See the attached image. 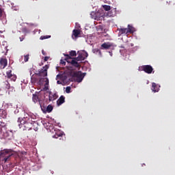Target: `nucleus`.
<instances>
[{
  "instance_id": "nucleus-18",
  "label": "nucleus",
  "mask_w": 175,
  "mask_h": 175,
  "mask_svg": "<svg viewBox=\"0 0 175 175\" xmlns=\"http://www.w3.org/2000/svg\"><path fill=\"white\" fill-rule=\"evenodd\" d=\"M152 91L153 92H158V91H159V88L158 87V85H157V83H152Z\"/></svg>"
},
{
  "instance_id": "nucleus-32",
  "label": "nucleus",
  "mask_w": 175,
  "mask_h": 175,
  "mask_svg": "<svg viewBox=\"0 0 175 175\" xmlns=\"http://www.w3.org/2000/svg\"><path fill=\"white\" fill-rule=\"evenodd\" d=\"M60 64H62V65H66V62H65V61H64V60H60Z\"/></svg>"
},
{
  "instance_id": "nucleus-33",
  "label": "nucleus",
  "mask_w": 175,
  "mask_h": 175,
  "mask_svg": "<svg viewBox=\"0 0 175 175\" xmlns=\"http://www.w3.org/2000/svg\"><path fill=\"white\" fill-rule=\"evenodd\" d=\"M42 54L43 55H46V53L44 51V50H42Z\"/></svg>"
},
{
  "instance_id": "nucleus-15",
  "label": "nucleus",
  "mask_w": 175,
  "mask_h": 175,
  "mask_svg": "<svg viewBox=\"0 0 175 175\" xmlns=\"http://www.w3.org/2000/svg\"><path fill=\"white\" fill-rule=\"evenodd\" d=\"M63 103H65V96H61L57 100V106H61Z\"/></svg>"
},
{
  "instance_id": "nucleus-1",
  "label": "nucleus",
  "mask_w": 175,
  "mask_h": 175,
  "mask_svg": "<svg viewBox=\"0 0 175 175\" xmlns=\"http://www.w3.org/2000/svg\"><path fill=\"white\" fill-rule=\"evenodd\" d=\"M18 122H20L19 127L23 131H31L32 129V118H28L27 116L23 118H19L18 119Z\"/></svg>"
},
{
  "instance_id": "nucleus-34",
  "label": "nucleus",
  "mask_w": 175,
  "mask_h": 175,
  "mask_svg": "<svg viewBox=\"0 0 175 175\" xmlns=\"http://www.w3.org/2000/svg\"><path fill=\"white\" fill-rule=\"evenodd\" d=\"M19 39H20L21 42H23V40H24V38L20 37Z\"/></svg>"
},
{
  "instance_id": "nucleus-17",
  "label": "nucleus",
  "mask_w": 175,
  "mask_h": 175,
  "mask_svg": "<svg viewBox=\"0 0 175 175\" xmlns=\"http://www.w3.org/2000/svg\"><path fill=\"white\" fill-rule=\"evenodd\" d=\"M118 31H119L118 36H121V35H124V33L128 34L126 28H120V29H118Z\"/></svg>"
},
{
  "instance_id": "nucleus-7",
  "label": "nucleus",
  "mask_w": 175,
  "mask_h": 175,
  "mask_svg": "<svg viewBox=\"0 0 175 175\" xmlns=\"http://www.w3.org/2000/svg\"><path fill=\"white\" fill-rule=\"evenodd\" d=\"M142 70L145 72V73H148V75H151L152 73V71L154 70V68H152V66L150 65H145L142 66L141 67Z\"/></svg>"
},
{
  "instance_id": "nucleus-8",
  "label": "nucleus",
  "mask_w": 175,
  "mask_h": 175,
  "mask_svg": "<svg viewBox=\"0 0 175 175\" xmlns=\"http://www.w3.org/2000/svg\"><path fill=\"white\" fill-rule=\"evenodd\" d=\"M6 75L8 79H10L12 81H16L17 76L12 74V69L7 68Z\"/></svg>"
},
{
  "instance_id": "nucleus-3",
  "label": "nucleus",
  "mask_w": 175,
  "mask_h": 175,
  "mask_svg": "<svg viewBox=\"0 0 175 175\" xmlns=\"http://www.w3.org/2000/svg\"><path fill=\"white\" fill-rule=\"evenodd\" d=\"M32 100L35 103H38V102H39L41 109L44 111L46 110V107H44L43 103H42V93H40V92H36L35 94H33Z\"/></svg>"
},
{
  "instance_id": "nucleus-9",
  "label": "nucleus",
  "mask_w": 175,
  "mask_h": 175,
  "mask_svg": "<svg viewBox=\"0 0 175 175\" xmlns=\"http://www.w3.org/2000/svg\"><path fill=\"white\" fill-rule=\"evenodd\" d=\"M8 66V59L5 57L0 58V69H5Z\"/></svg>"
},
{
  "instance_id": "nucleus-31",
  "label": "nucleus",
  "mask_w": 175,
  "mask_h": 175,
  "mask_svg": "<svg viewBox=\"0 0 175 175\" xmlns=\"http://www.w3.org/2000/svg\"><path fill=\"white\" fill-rule=\"evenodd\" d=\"M49 58H50V57L45 56L44 61H45V62H47V61H49Z\"/></svg>"
},
{
  "instance_id": "nucleus-24",
  "label": "nucleus",
  "mask_w": 175,
  "mask_h": 175,
  "mask_svg": "<svg viewBox=\"0 0 175 175\" xmlns=\"http://www.w3.org/2000/svg\"><path fill=\"white\" fill-rule=\"evenodd\" d=\"M92 52L94 53V54H98L100 57H102V51H100V50L98 49H94L92 50Z\"/></svg>"
},
{
  "instance_id": "nucleus-2",
  "label": "nucleus",
  "mask_w": 175,
  "mask_h": 175,
  "mask_svg": "<svg viewBox=\"0 0 175 175\" xmlns=\"http://www.w3.org/2000/svg\"><path fill=\"white\" fill-rule=\"evenodd\" d=\"M12 152V149H4L0 151V159H1L2 162L6 163V162L10 161V158L13 155Z\"/></svg>"
},
{
  "instance_id": "nucleus-27",
  "label": "nucleus",
  "mask_w": 175,
  "mask_h": 175,
  "mask_svg": "<svg viewBox=\"0 0 175 175\" xmlns=\"http://www.w3.org/2000/svg\"><path fill=\"white\" fill-rule=\"evenodd\" d=\"M29 59V55H26L24 56L25 62H28Z\"/></svg>"
},
{
  "instance_id": "nucleus-36",
  "label": "nucleus",
  "mask_w": 175,
  "mask_h": 175,
  "mask_svg": "<svg viewBox=\"0 0 175 175\" xmlns=\"http://www.w3.org/2000/svg\"><path fill=\"white\" fill-rule=\"evenodd\" d=\"M38 129H39L38 127H36L35 129H34V131H38Z\"/></svg>"
},
{
  "instance_id": "nucleus-6",
  "label": "nucleus",
  "mask_w": 175,
  "mask_h": 175,
  "mask_svg": "<svg viewBox=\"0 0 175 175\" xmlns=\"http://www.w3.org/2000/svg\"><path fill=\"white\" fill-rule=\"evenodd\" d=\"M49 70V65H45L37 73V76L39 77H46L47 76V70Z\"/></svg>"
},
{
  "instance_id": "nucleus-20",
  "label": "nucleus",
  "mask_w": 175,
  "mask_h": 175,
  "mask_svg": "<svg viewBox=\"0 0 175 175\" xmlns=\"http://www.w3.org/2000/svg\"><path fill=\"white\" fill-rule=\"evenodd\" d=\"M116 9H113L111 11L108 12L107 13L108 17H114V16H116Z\"/></svg>"
},
{
  "instance_id": "nucleus-22",
  "label": "nucleus",
  "mask_w": 175,
  "mask_h": 175,
  "mask_svg": "<svg viewBox=\"0 0 175 175\" xmlns=\"http://www.w3.org/2000/svg\"><path fill=\"white\" fill-rule=\"evenodd\" d=\"M90 14L91 16H93L92 18H94V20H102L103 16H98V14H95V12H92Z\"/></svg>"
},
{
  "instance_id": "nucleus-11",
  "label": "nucleus",
  "mask_w": 175,
  "mask_h": 175,
  "mask_svg": "<svg viewBox=\"0 0 175 175\" xmlns=\"http://www.w3.org/2000/svg\"><path fill=\"white\" fill-rule=\"evenodd\" d=\"M110 47H113V44L110 43V42H104L102 45L100 49L102 50H109V49H110Z\"/></svg>"
},
{
  "instance_id": "nucleus-16",
  "label": "nucleus",
  "mask_w": 175,
  "mask_h": 175,
  "mask_svg": "<svg viewBox=\"0 0 175 175\" xmlns=\"http://www.w3.org/2000/svg\"><path fill=\"white\" fill-rule=\"evenodd\" d=\"M53 105H49L44 110H42L43 113H51L53 111Z\"/></svg>"
},
{
  "instance_id": "nucleus-37",
  "label": "nucleus",
  "mask_w": 175,
  "mask_h": 175,
  "mask_svg": "<svg viewBox=\"0 0 175 175\" xmlns=\"http://www.w3.org/2000/svg\"><path fill=\"white\" fill-rule=\"evenodd\" d=\"M57 84H61V82H59V81H57Z\"/></svg>"
},
{
  "instance_id": "nucleus-39",
  "label": "nucleus",
  "mask_w": 175,
  "mask_h": 175,
  "mask_svg": "<svg viewBox=\"0 0 175 175\" xmlns=\"http://www.w3.org/2000/svg\"><path fill=\"white\" fill-rule=\"evenodd\" d=\"M5 50H6V49H8V46H5Z\"/></svg>"
},
{
  "instance_id": "nucleus-26",
  "label": "nucleus",
  "mask_w": 175,
  "mask_h": 175,
  "mask_svg": "<svg viewBox=\"0 0 175 175\" xmlns=\"http://www.w3.org/2000/svg\"><path fill=\"white\" fill-rule=\"evenodd\" d=\"M51 38V36H42L40 39V40H44V39H50Z\"/></svg>"
},
{
  "instance_id": "nucleus-4",
  "label": "nucleus",
  "mask_w": 175,
  "mask_h": 175,
  "mask_svg": "<svg viewBox=\"0 0 175 175\" xmlns=\"http://www.w3.org/2000/svg\"><path fill=\"white\" fill-rule=\"evenodd\" d=\"M70 75L72 77V80L77 83H81L83 79H84V77L85 76V74L82 73L81 71L71 72Z\"/></svg>"
},
{
  "instance_id": "nucleus-29",
  "label": "nucleus",
  "mask_w": 175,
  "mask_h": 175,
  "mask_svg": "<svg viewBox=\"0 0 175 175\" xmlns=\"http://www.w3.org/2000/svg\"><path fill=\"white\" fill-rule=\"evenodd\" d=\"M59 136H61V134L56 133L55 135L53 136V137H54L55 139H58Z\"/></svg>"
},
{
  "instance_id": "nucleus-23",
  "label": "nucleus",
  "mask_w": 175,
  "mask_h": 175,
  "mask_svg": "<svg viewBox=\"0 0 175 175\" xmlns=\"http://www.w3.org/2000/svg\"><path fill=\"white\" fill-rule=\"evenodd\" d=\"M3 85L5 90H10V83H9V81H5L3 83Z\"/></svg>"
},
{
  "instance_id": "nucleus-30",
  "label": "nucleus",
  "mask_w": 175,
  "mask_h": 175,
  "mask_svg": "<svg viewBox=\"0 0 175 175\" xmlns=\"http://www.w3.org/2000/svg\"><path fill=\"white\" fill-rule=\"evenodd\" d=\"M3 14V10H2V8H0V18L2 17Z\"/></svg>"
},
{
  "instance_id": "nucleus-13",
  "label": "nucleus",
  "mask_w": 175,
  "mask_h": 175,
  "mask_svg": "<svg viewBox=\"0 0 175 175\" xmlns=\"http://www.w3.org/2000/svg\"><path fill=\"white\" fill-rule=\"evenodd\" d=\"M80 30L79 29H74L72 31V39H77L79 38V35H80Z\"/></svg>"
},
{
  "instance_id": "nucleus-21",
  "label": "nucleus",
  "mask_w": 175,
  "mask_h": 175,
  "mask_svg": "<svg viewBox=\"0 0 175 175\" xmlns=\"http://www.w3.org/2000/svg\"><path fill=\"white\" fill-rule=\"evenodd\" d=\"M127 33H133L135 32V28L132 27L131 25H128V28H126Z\"/></svg>"
},
{
  "instance_id": "nucleus-19",
  "label": "nucleus",
  "mask_w": 175,
  "mask_h": 175,
  "mask_svg": "<svg viewBox=\"0 0 175 175\" xmlns=\"http://www.w3.org/2000/svg\"><path fill=\"white\" fill-rule=\"evenodd\" d=\"M70 64L72 66H75V68H80L81 66L80 64H79V62H77V60H76L75 59L71 60Z\"/></svg>"
},
{
  "instance_id": "nucleus-25",
  "label": "nucleus",
  "mask_w": 175,
  "mask_h": 175,
  "mask_svg": "<svg viewBox=\"0 0 175 175\" xmlns=\"http://www.w3.org/2000/svg\"><path fill=\"white\" fill-rule=\"evenodd\" d=\"M103 8L104 10H105L106 12H109V10H110V9H111L110 5H103Z\"/></svg>"
},
{
  "instance_id": "nucleus-10",
  "label": "nucleus",
  "mask_w": 175,
  "mask_h": 175,
  "mask_svg": "<svg viewBox=\"0 0 175 175\" xmlns=\"http://www.w3.org/2000/svg\"><path fill=\"white\" fill-rule=\"evenodd\" d=\"M64 55L66 57V61H67V62H69V61H68V59H72L71 57H76V55H77L76 51H70L69 55L66 54Z\"/></svg>"
},
{
  "instance_id": "nucleus-5",
  "label": "nucleus",
  "mask_w": 175,
  "mask_h": 175,
  "mask_svg": "<svg viewBox=\"0 0 175 175\" xmlns=\"http://www.w3.org/2000/svg\"><path fill=\"white\" fill-rule=\"evenodd\" d=\"M78 57H75L76 61H84L88 57V53L85 51H78Z\"/></svg>"
},
{
  "instance_id": "nucleus-12",
  "label": "nucleus",
  "mask_w": 175,
  "mask_h": 175,
  "mask_svg": "<svg viewBox=\"0 0 175 175\" xmlns=\"http://www.w3.org/2000/svg\"><path fill=\"white\" fill-rule=\"evenodd\" d=\"M44 81V90H49V78H44V79H40L39 81V83L42 84V81Z\"/></svg>"
},
{
  "instance_id": "nucleus-28",
  "label": "nucleus",
  "mask_w": 175,
  "mask_h": 175,
  "mask_svg": "<svg viewBox=\"0 0 175 175\" xmlns=\"http://www.w3.org/2000/svg\"><path fill=\"white\" fill-rule=\"evenodd\" d=\"M70 90H71L70 86L66 87V94H70Z\"/></svg>"
},
{
  "instance_id": "nucleus-35",
  "label": "nucleus",
  "mask_w": 175,
  "mask_h": 175,
  "mask_svg": "<svg viewBox=\"0 0 175 175\" xmlns=\"http://www.w3.org/2000/svg\"><path fill=\"white\" fill-rule=\"evenodd\" d=\"M120 47V49H125V46H124V45H121Z\"/></svg>"
},
{
  "instance_id": "nucleus-38",
  "label": "nucleus",
  "mask_w": 175,
  "mask_h": 175,
  "mask_svg": "<svg viewBox=\"0 0 175 175\" xmlns=\"http://www.w3.org/2000/svg\"><path fill=\"white\" fill-rule=\"evenodd\" d=\"M3 113H4V114H6V111H3Z\"/></svg>"
},
{
  "instance_id": "nucleus-14",
  "label": "nucleus",
  "mask_w": 175,
  "mask_h": 175,
  "mask_svg": "<svg viewBox=\"0 0 175 175\" xmlns=\"http://www.w3.org/2000/svg\"><path fill=\"white\" fill-rule=\"evenodd\" d=\"M58 98V95L57 94H51L49 93V102H53V100H55Z\"/></svg>"
}]
</instances>
